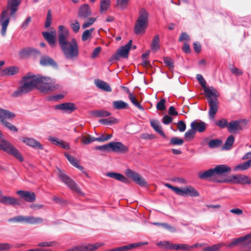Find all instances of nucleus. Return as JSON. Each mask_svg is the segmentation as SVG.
<instances>
[{"instance_id":"nucleus-1","label":"nucleus","mask_w":251,"mask_h":251,"mask_svg":"<svg viewBox=\"0 0 251 251\" xmlns=\"http://www.w3.org/2000/svg\"><path fill=\"white\" fill-rule=\"evenodd\" d=\"M23 82L18 89L12 94L13 97H18L36 88L41 92L47 93L59 88V85L55 80L50 77L34 75L29 73L22 77Z\"/></svg>"},{"instance_id":"nucleus-2","label":"nucleus","mask_w":251,"mask_h":251,"mask_svg":"<svg viewBox=\"0 0 251 251\" xmlns=\"http://www.w3.org/2000/svg\"><path fill=\"white\" fill-rule=\"evenodd\" d=\"M58 42L65 58L67 60H75L79 55L78 45L76 40L73 38L68 41L70 34L68 29L64 25L58 26Z\"/></svg>"},{"instance_id":"nucleus-3","label":"nucleus","mask_w":251,"mask_h":251,"mask_svg":"<svg viewBox=\"0 0 251 251\" xmlns=\"http://www.w3.org/2000/svg\"><path fill=\"white\" fill-rule=\"evenodd\" d=\"M21 2L22 0H7L6 6L0 16V24L1 25L0 33L2 36H5L10 18L15 17Z\"/></svg>"},{"instance_id":"nucleus-4","label":"nucleus","mask_w":251,"mask_h":251,"mask_svg":"<svg viewBox=\"0 0 251 251\" xmlns=\"http://www.w3.org/2000/svg\"><path fill=\"white\" fill-rule=\"evenodd\" d=\"M149 14L145 8H141L134 26V32L136 34L144 33L148 25Z\"/></svg>"},{"instance_id":"nucleus-5","label":"nucleus","mask_w":251,"mask_h":251,"mask_svg":"<svg viewBox=\"0 0 251 251\" xmlns=\"http://www.w3.org/2000/svg\"><path fill=\"white\" fill-rule=\"evenodd\" d=\"M0 150L9 154L13 155L21 162L24 161V158L19 151L11 143L5 139H2L1 141Z\"/></svg>"},{"instance_id":"nucleus-6","label":"nucleus","mask_w":251,"mask_h":251,"mask_svg":"<svg viewBox=\"0 0 251 251\" xmlns=\"http://www.w3.org/2000/svg\"><path fill=\"white\" fill-rule=\"evenodd\" d=\"M43 221L40 217H35L34 216H25L19 215L8 219L10 223H26L29 224H36L41 223Z\"/></svg>"},{"instance_id":"nucleus-7","label":"nucleus","mask_w":251,"mask_h":251,"mask_svg":"<svg viewBox=\"0 0 251 251\" xmlns=\"http://www.w3.org/2000/svg\"><path fill=\"white\" fill-rule=\"evenodd\" d=\"M58 176L59 178L71 190L80 193V190L75 182L66 174L58 169Z\"/></svg>"},{"instance_id":"nucleus-8","label":"nucleus","mask_w":251,"mask_h":251,"mask_svg":"<svg viewBox=\"0 0 251 251\" xmlns=\"http://www.w3.org/2000/svg\"><path fill=\"white\" fill-rule=\"evenodd\" d=\"M224 183H227L251 184V179L249 177L242 175L228 176L224 178Z\"/></svg>"},{"instance_id":"nucleus-9","label":"nucleus","mask_w":251,"mask_h":251,"mask_svg":"<svg viewBox=\"0 0 251 251\" xmlns=\"http://www.w3.org/2000/svg\"><path fill=\"white\" fill-rule=\"evenodd\" d=\"M200 179L207 180L216 183H224V178H219L216 177L214 168L207 170L203 172L198 174Z\"/></svg>"},{"instance_id":"nucleus-10","label":"nucleus","mask_w":251,"mask_h":251,"mask_svg":"<svg viewBox=\"0 0 251 251\" xmlns=\"http://www.w3.org/2000/svg\"><path fill=\"white\" fill-rule=\"evenodd\" d=\"M126 175L133 179V180L141 187L147 186V183L146 180L138 174L130 169H127L126 172Z\"/></svg>"},{"instance_id":"nucleus-11","label":"nucleus","mask_w":251,"mask_h":251,"mask_svg":"<svg viewBox=\"0 0 251 251\" xmlns=\"http://www.w3.org/2000/svg\"><path fill=\"white\" fill-rule=\"evenodd\" d=\"M132 46V40H130L128 41L127 44L121 47L117 51V52L113 55L114 59L116 60L119 59V57L123 58H127L128 55L129 51Z\"/></svg>"},{"instance_id":"nucleus-12","label":"nucleus","mask_w":251,"mask_h":251,"mask_svg":"<svg viewBox=\"0 0 251 251\" xmlns=\"http://www.w3.org/2000/svg\"><path fill=\"white\" fill-rule=\"evenodd\" d=\"M102 244L96 243L94 244H88L79 246H76L67 251H93L100 247Z\"/></svg>"},{"instance_id":"nucleus-13","label":"nucleus","mask_w":251,"mask_h":251,"mask_svg":"<svg viewBox=\"0 0 251 251\" xmlns=\"http://www.w3.org/2000/svg\"><path fill=\"white\" fill-rule=\"evenodd\" d=\"M181 196H190L196 197L199 196V192L192 186H188L186 187L180 188L178 195Z\"/></svg>"},{"instance_id":"nucleus-14","label":"nucleus","mask_w":251,"mask_h":251,"mask_svg":"<svg viewBox=\"0 0 251 251\" xmlns=\"http://www.w3.org/2000/svg\"><path fill=\"white\" fill-rule=\"evenodd\" d=\"M110 151L124 153L128 151V148L120 142H111L109 143Z\"/></svg>"},{"instance_id":"nucleus-15","label":"nucleus","mask_w":251,"mask_h":251,"mask_svg":"<svg viewBox=\"0 0 251 251\" xmlns=\"http://www.w3.org/2000/svg\"><path fill=\"white\" fill-rule=\"evenodd\" d=\"M210 108L209 110V116L210 119H213L218 111V100L217 98L210 99L207 100Z\"/></svg>"},{"instance_id":"nucleus-16","label":"nucleus","mask_w":251,"mask_h":251,"mask_svg":"<svg viewBox=\"0 0 251 251\" xmlns=\"http://www.w3.org/2000/svg\"><path fill=\"white\" fill-rule=\"evenodd\" d=\"M251 238V233L246 234L245 236L240 237L239 238L233 239L228 245L227 247L231 248L239 244H243L245 243V246H247L249 239Z\"/></svg>"},{"instance_id":"nucleus-17","label":"nucleus","mask_w":251,"mask_h":251,"mask_svg":"<svg viewBox=\"0 0 251 251\" xmlns=\"http://www.w3.org/2000/svg\"><path fill=\"white\" fill-rule=\"evenodd\" d=\"M21 198L27 202H32L35 201L36 196L34 193L27 191L19 190L16 192Z\"/></svg>"},{"instance_id":"nucleus-18","label":"nucleus","mask_w":251,"mask_h":251,"mask_svg":"<svg viewBox=\"0 0 251 251\" xmlns=\"http://www.w3.org/2000/svg\"><path fill=\"white\" fill-rule=\"evenodd\" d=\"M214 171L216 176H226L230 173L231 169L230 167L225 164H221L216 166L214 168Z\"/></svg>"},{"instance_id":"nucleus-19","label":"nucleus","mask_w":251,"mask_h":251,"mask_svg":"<svg viewBox=\"0 0 251 251\" xmlns=\"http://www.w3.org/2000/svg\"><path fill=\"white\" fill-rule=\"evenodd\" d=\"M91 10L87 4H84L81 5L78 11V17L82 19H85L91 15Z\"/></svg>"},{"instance_id":"nucleus-20","label":"nucleus","mask_w":251,"mask_h":251,"mask_svg":"<svg viewBox=\"0 0 251 251\" xmlns=\"http://www.w3.org/2000/svg\"><path fill=\"white\" fill-rule=\"evenodd\" d=\"M54 108L62 110L63 112L72 113L75 109V104L71 102H65L55 105Z\"/></svg>"},{"instance_id":"nucleus-21","label":"nucleus","mask_w":251,"mask_h":251,"mask_svg":"<svg viewBox=\"0 0 251 251\" xmlns=\"http://www.w3.org/2000/svg\"><path fill=\"white\" fill-rule=\"evenodd\" d=\"M0 202L4 205H9L13 206L20 205V202L17 199L2 195L0 196Z\"/></svg>"},{"instance_id":"nucleus-22","label":"nucleus","mask_w":251,"mask_h":251,"mask_svg":"<svg viewBox=\"0 0 251 251\" xmlns=\"http://www.w3.org/2000/svg\"><path fill=\"white\" fill-rule=\"evenodd\" d=\"M56 31L55 30L49 32H43L42 35L45 39L48 42L51 47H54L56 45Z\"/></svg>"},{"instance_id":"nucleus-23","label":"nucleus","mask_w":251,"mask_h":251,"mask_svg":"<svg viewBox=\"0 0 251 251\" xmlns=\"http://www.w3.org/2000/svg\"><path fill=\"white\" fill-rule=\"evenodd\" d=\"M190 126L195 132L201 133L205 130L206 124L203 121L196 120L191 123Z\"/></svg>"},{"instance_id":"nucleus-24","label":"nucleus","mask_w":251,"mask_h":251,"mask_svg":"<svg viewBox=\"0 0 251 251\" xmlns=\"http://www.w3.org/2000/svg\"><path fill=\"white\" fill-rule=\"evenodd\" d=\"M22 141L27 146L31 147L33 148L40 150L43 149V146L38 141L33 138L24 137L23 138Z\"/></svg>"},{"instance_id":"nucleus-25","label":"nucleus","mask_w":251,"mask_h":251,"mask_svg":"<svg viewBox=\"0 0 251 251\" xmlns=\"http://www.w3.org/2000/svg\"><path fill=\"white\" fill-rule=\"evenodd\" d=\"M40 63L41 65L44 66H51L54 68L58 67L56 62L51 57L48 56H43L40 60Z\"/></svg>"},{"instance_id":"nucleus-26","label":"nucleus","mask_w":251,"mask_h":251,"mask_svg":"<svg viewBox=\"0 0 251 251\" xmlns=\"http://www.w3.org/2000/svg\"><path fill=\"white\" fill-rule=\"evenodd\" d=\"M240 121H231L228 123L227 130L230 133H237L242 128L240 124Z\"/></svg>"},{"instance_id":"nucleus-27","label":"nucleus","mask_w":251,"mask_h":251,"mask_svg":"<svg viewBox=\"0 0 251 251\" xmlns=\"http://www.w3.org/2000/svg\"><path fill=\"white\" fill-rule=\"evenodd\" d=\"M94 83L97 88L103 91L107 92L112 91L110 86L105 81L99 79H96L94 80Z\"/></svg>"},{"instance_id":"nucleus-28","label":"nucleus","mask_w":251,"mask_h":251,"mask_svg":"<svg viewBox=\"0 0 251 251\" xmlns=\"http://www.w3.org/2000/svg\"><path fill=\"white\" fill-rule=\"evenodd\" d=\"M106 176L110 178H113L115 179L120 181L121 182H124L125 183H127L128 182V180L127 178H126L124 175L122 174L114 173V172H108L106 173Z\"/></svg>"},{"instance_id":"nucleus-29","label":"nucleus","mask_w":251,"mask_h":251,"mask_svg":"<svg viewBox=\"0 0 251 251\" xmlns=\"http://www.w3.org/2000/svg\"><path fill=\"white\" fill-rule=\"evenodd\" d=\"M150 123L151 127L154 130L161 135L163 137L165 138L166 135L162 129V127L159 124V122L158 120L153 119L150 121Z\"/></svg>"},{"instance_id":"nucleus-30","label":"nucleus","mask_w":251,"mask_h":251,"mask_svg":"<svg viewBox=\"0 0 251 251\" xmlns=\"http://www.w3.org/2000/svg\"><path fill=\"white\" fill-rule=\"evenodd\" d=\"M15 115L11 112L2 108H0V120L2 122L5 120V119H12L15 117Z\"/></svg>"},{"instance_id":"nucleus-31","label":"nucleus","mask_w":251,"mask_h":251,"mask_svg":"<svg viewBox=\"0 0 251 251\" xmlns=\"http://www.w3.org/2000/svg\"><path fill=\"white\" fill-rule=\"evenodd\" d=\"M65 156L70 162V163H71L74 166L79 169L80 170H83L84 168L79 164L78 160L76 159L73 156L67 153H65Z\"/></svg>"},{"instance_id":"nucleus-32","label":"nucleus","mask_w":251,"mask_h":251,"mask_svg":"<svg viewBox=\"0 0 251 251\" xmlns=\"http://www.w3.org/2000/svg\"><path fill=\"white\" fill-rule=\"evenodd\" d=\"M19 71V68L16 66H11L5 68L2 71V74L6 75H13L17 74Z\"/></svg>"},{"instance_id":"nucleus-33","label":"nucleus","mask_w":251,"mask_h":251,"mask_svg":"<svg viewBox=\"0 0 251 251\" xmlns=\"http://www.w3.org/2000/svg\"><path fill=\"white\" fill-rule=\"evenodd\" d=\"M112 104L114 109L119 110L126 109L128 106V104L126 102L122 100L113 101Z\"/></svg>"},{"instance_id":"nucleus-34","label":"nucleus","mask_w":251,"mask_h":251,"mask_svg":"<svg viewBox=\"0 0 251 251\" xmlns=\"http://www.w3.org/2000/svg\"><path fill=\"white\" fill-rule=\"evenodd\" d=\"M191 247L187 244H173V250L176 251H190L191 250Z\"/></svg>"},{"instance_id":"nucleus-35","label":"nucleus","mask_w":251,"mask_h":251,"mask_svg":"<svg viewBox=\"0 0 251 251\" xmlns=\"http://www.w3.org/2000/svg\"><path fill=\"white\" fill-rule=\"evenodd\" d=\"M204 89V91L207 97V100L210 99H214V98H217V95H216L215 91L213 88H208L206 86L205 87H203Z\"/></svg>"},{"instance_id":"nucleus-36","label":"nucleus","mask_w":251,"mask_h":251,"mask_svg":"<svg viewBox=\"0 0 251 251\" xmlns=\"http://www.w3.org/2000/svg\"><path fill=\"white\" fill-rule=\"evenodd\" d=\"M159 36L158 35H156L154 37V38L152 41L151 45V50L153 51L156 52L157 50H158L159 49L160 47H159Z\"/></svg>"},{"instance_id":"nucleus-37","label":"nucleus","mask_w":251,"mask_h":251,"mask_svg":"<svg viewBox=\"0 0 251 251\" xmlns=\"http://www.w3.org/2000/svg\"><path fill=\"white\" fill-rule=\"evenodd\" d=\"M128 98L132 103L139 109L143 111L144 110V107L141 105L140 102L136 100V99L133 94L129 93Z\"/></svg>"},{"instance_id":"nucleus-38","label":"nucleus","mask_w":251,"mask_h":251,"mask_svg":"<svg viewBox=\"0 0 251 251\" xmlns=\"http://www.w3.org/2000/svg\"><path fill=\"white\" fill-rule=\"evenodd\" d=\"M251 166V159L249 160L248 161L243 162V163L239 164L237 165L235 168V170H241L242 171H244L248 169L249 167Z\"/></svg>"},{"instance_id":"nucleus-39","label":"nucleus","mask_w":251,"mask_h":251,"mask_svg":"<svg viewBox=\"0 0 251 251\" xmlns=\"http://www.w3.org/2000/svg\"><path fill=\"white\" fill-rule=\"evenodd\" d=\"M92 115L96 117H103L109 116L111 113L104 110L94 111L92 113Z\"/></svg>"},{"instance_id":"nucleus-40","label":"nucleus","mask_w":251,"mask_h":251,"mask_svg":"<svg viewBox=\"0 0 251 251\" xmlns=\"http://www.w3.org/2000/svg\"><path fill=\"white\" fill-rule=\"evenodd\" d=\"M225 246L224 243H219L203 248V251H218L220 249Z\"/></svg>"},{"instance_id":"nucleus-41","label":"nucleus","mask_w":251,"mask_h":251,"mask_svg":"<svg viewBox=\"0 0 251 251\" xmlns=\"http://www.w3.org/2000/svg\"><path fill=\"white\" fill-rule=\"evenodd\" d=\"M228 123L227 120L225 118H222L215 122V125L222 129L226 127L227 128Z\"/></svg>"},{"instance_id":"nucleus-42","label":"nucleus","mask_w":251,"mask_h":251,"mask_svg":"<svg viewBox=\"0 0 251 251\" xmlns=\"http://www.w3.org/2000/svg\"><path fill=\"white\" fill-rule=\"evenodd\" d=\"M234 137L233 135H230L226 139L225 144L224 146V149L225 150H230L234 143Z\"/></svg>"},{"instance_id":"nucleus-43","label":"nucleus","mask_w":251,"mask_h":251,"mask_svg":"<svg viewBox=\"0 0 251 251\" xmlns=\"http://www.w3.org/2000/svg\"><path fill=\"white\" fill-rule=\"evenodd\" d=\"M111 1L110 0H101L100 3V12H102L106 11L110 5Z\"/></svg>"},{"instance_id":"nucleus-44","label":"nucleus","mask_w":251,"mask_h":251,"mask_svg":"<svg viewBox=\"0 0 251 251\" xmlns=\"http://www.w3.org/2000/svg\"><path fill=\"white\" fill-rule=\"evenodd\" d=\"M222 143V141L220 139H212L208 142V146L211 149L217 148L220 146Z\"/></svg>"},{"instance_id":"nucleus-45","label":"nucleus","mask_w":251,"mask_h":251,"mask_svg":"<svg viewBox=\"0 0 251 251\" xmlns=\"http://www.w3.org/2000/svg\"><path fill=\"white\" fill-rule=\"evenodd\" d=\"M94 28H91L89 29L85 30L82 35V40L83 41H86L91 36L92 33L94 31Z\"/></svg>"},{"instance_id":"nucleus-46","label":"nucleus","mask_w":251,"mask_h":251,"mask_svg":"<svg viewBox=\"0 0 251 251\" xmlns=\"http://www.w3.org/2000/svg\"><path fill=\"white\" fill-rule=\"evenodd\" d=\"M183 143L182 139L176 137H172L170 141V144L172 145H181Z\"/></svg>"},{"instance_id":"nucleus-47","label":"nucleus","mask_w":251,"mask_h":251,"mask_svg":"<svg viewBox=\"0 0 251 251\" xmlns=\"http://www.w3.org/2000/svg\"><path fill=\"white\" fill-rule=\"evenodd\" d=\"M157 246H162L166 249L173 250V244L169 241H160L156 244Z\"/></svg>"},{"instance_id":"nucleus-48","label":"nucleus","mask_w":251,"mask_h":251,"mask_svg":"<svg viewBox=\"0 0 251 251\" xmlns=\"http://www.w3.org/2000/svg\"><path fill=\"white\" fill-rule=\"evenodd\" d=\"M2 123L5 126V127L7 128L9 130L15 132L18 131L17 128L8 121L5 120L2 122Z\"/></svg>"},{"instance_id":"nucleus-49","label":"nucleus","mask_w":251,"mask_h":251,"mask_svg":"<svg viewBox=\"0 0 251 251\" xmlns=\"http://www.w3.org/2000/svg\"><path fill=\"white\" fill-rule=\"evenodd\" d=\"M195 133V131L191 127V129L185 132L184 137L187 140H190L194 138Z\"/></svg>"},{"instance_id":"nucleus-50","label":"nucleus","mask_w":251,"mask_h":251,"mask_svg":"<svg viewBox=\"0 0 251 251\" xmlns=\"http://www.w3.org/2000/svg\"><path fill=\"white\" fill-rule=\"evenodd\" d=\"M52 21V14L50 10H49L47 12V15L46 17V20L45 24V27L46 28L49 27Z\"/></svg>"},{"instance_id":"nucleus-51","label":"nucleus","mask_w":251,"mask_h":251,"mask_svg":"<svg viewBox=\"0 0 251 251\" xmlns=\"http://www.w3.org/2000/svg\"><path fill=\"white\" fill-rule=\"evenodd\" d=\"M31 48L24 49L19 52V55L21 57H25L31 55Z\"/></svg>"},{"instance_id":"nucleus-52","label":"nucleus","mask_w":251,"mask_h":251,"mask_svg":"<svg viewBox=\"0 0 251 251\" xmlns=\"http://www.w3.org/2000/svg\"><path fill=\"white\" fill-rule=\"evenodd\" d=\"M129 0H117V5L118 8L124 9L126 8L128 3Z\"/></svg>"},{"instance_id":"nucleus-53","label":"nucleus","mask_w":251,"mask_h":251,"mask_svg":"<svg viewBox=\"0 0 251 251\" xmlns=\"http://www.w3.org/2000/svg\"><path fill=\"white\" fill-rule=\"evenodd\" d=\"M13 245L8 243H0V251H7L12 248Z\"/></svg>"},{"instance_id":"nucleus-54","label":"nucleus","mask_w":251,"mask_h":251,"mask_svg":"<svg viewBox=\"0 0 251 251\" xmlns=\"http://www.w3.org/2000/svg\"><path fill=\"white\" fill-rule=\"evenodd\" d=\"M96 20L95 18H89L87 19V21L84 22L82 25L83 29H85L91 25Z\"/></svg>"},{"instance_id":"nucleus-55","label":"nucleus","mask_w":251,"mask_h":251,"mask_svg":"<svg viewBox=\"0 0 251 251\" xmlns=\"http://www.w3.org/2000/svg\"><path fill=\"white\" fill-rule=\"evenodd\" d=\"M71 27L75 33H77L80 29V24L77 21L71 24Z\"/></svg>"},{"instance_id":"nucleus-56","label":"nucleus","mask_w":251,"mask_h":251,"mask_svg":"<svg viewBox=\"0 0 251 251\" xmlns=\"http://www.w3.org/2000/svg\"><path fill=\"white\" fill-rule=\"evenodd\" d=\"M166 100L164 99H162L156 104V109L158 110L163 111L165 109Z\"/></svg>"},{"instance_id":"nucleus-57","label":"nucleus","mask_w":251,"mask_h":251,"mask_svg":"<svg viewBox=\"0 0 251 251\" xmlns=\"http://www.w3.org/2000/svg\"><path fill=\"white\" fill-rule=\"evenodd\" d=\"M142 243H132L128 245H126L123 246L124 251H128L131 250L133 248H135L138 246H139Z\"/></svg>"},{"instance_id":"nucleus-58","label":"nucleus","mask_w":251,"mask_h":251,"mask_svg":"<svg viewBox=\"0 0 251 251\" xmlns=\"http://www.w3.org/2000/svg\"><path fill=\"white\" fill-rule=\"evenodd\" d=\"M56 242L55 241L49 242H43L38 244V246L45 247H53L56 245Z\"/></svg>"},{"instance_id":"nucleus-59","label":"nucleus","mask_w":251,"mask_h":251,"mask_svg":"<svg viewBox=\"0 0 251 251\" xmlns=\"http://www.w3.org/2000/svg\"><path fill=\"white\" fill-rule=\"evenodd\" d=\"M163 61L164 63L168 66L170 68H173L174 67V62L173 60L168 57H164L163 58Z\"/></svg>"},{"instance_id":"nucleus-60","label":"nucleus","mask_w":251,"mask_h":251,"mask_svg":"<svg viewBox=\"0 0 251 251\" xmlns=\"http://www.w3.org/2000/svg\"><path fill=\"white\" fill-rule=\"evenodd\" d=\"M96 149L100 151H110V148L109 146V143L108 144L102 145L96 147Z\"/></svg>"},{"instance_id":"nucleus-61","label":"nucleus","mask_w":251,"mask_h":251,"mask_svg":"<svg viewBox=\"0 0 251 251\" xmlns=\"http://www.w3.org/2000/svg\"><path fill=\"white\" fill-rule=\"evenodd\" d=\"M31 21V18L30 17H28L23 22V23L21 25V28L23 29H25L29 23Z\"/></svg>"},{"instance_id":"nucleus-62","label":"nucleus","mask_w":251,"mask_h":251,"mask_svg":"<svg viewBox=\"0 0 251 251\" xmlns=\"http://www.w3.org/2000/svg\"><path fill=\"white\" fill-rule=\"evenodd\" d=\"M196 78H197V80L199 81L200 85L202 87V88L204 87H205L206 81L204 80V79L203 78L202 75H201L200 74H198L197 75Z\"/></svg>"},{"instance_id":"nucleus-63","label":"nucleus","mask_w":251,"mask_h":251,"mask_svg":"<svg viewBox=\"0 0 251 251\" xmlns=\"http://www.w3.org/2000/svg\"><path fill=\"white\" fill-rule=\"evenodd\" d=\"M177 127L180 132H183L186 129V125L182 121H179L177 123Z\"/></svg>"},{"instance_id":"nucleus-64","label":"nucleus","mask_w":251,"mask_h":251,"mask_svg":"<svg viewBox=\"0 0 251 251\" xmlns=\"http://www.w3.org/2000/svg\"><path fill=\"white\" fill-rule=\"evenodd\" d=\"M184 40L189 41L190 37L188 34L186 32H182L179 36L178 39L179 42H181Z\"/></svg>"}]
</instances>
